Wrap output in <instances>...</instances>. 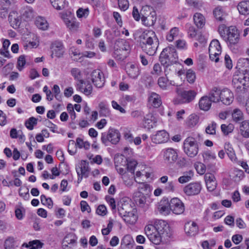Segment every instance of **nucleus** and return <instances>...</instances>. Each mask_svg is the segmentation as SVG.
<instances>
[{"mask_svg":"<svg viewBox=\"0 0 249 249\" xmlns=\"http://www.w3.org/2000/svg\"><path fill=\"white\" fill-rule=\"evenodd\" d=\"M35 24L39 29L42 30L47 29L49 26V24L47 20L41 17L36 18Z\"/></svg>","mask_w":249,"mask_h":249,"instance_id":"obj_38","label":"nucleus"},{"mask_svg":"<svg viewBox=\"0 0 249 249\" xmlns=\"http://www.w3.org/2000/svg\"><path fill=\"white\" fill-rule=\"evenodd\" d=\"M218 32L231 49L239 41L240 34L235 26H231L226 28L224 25L220 26L218 28Z\"/></svg>","mask_w":249,"mask_h":249,"instance_id":"obj_2","label":"nucleus"},{"mask_svg":"<svg viewBox=\"0 0 249 249\" xmlns=\"http://www.w3.org/2000/svg\"><path fill=\"white\" fill-rule=\"evenodd\" d=\"M221 96V90L217 88H213L209 93V98L214 103H217L220 101Z\"/></svg>","mask_w":249,"mask_h":249,"instance_id":"obj_31","label":"nucleus"},{"mask_svg":"<svg viewBox=\"0 0 249 249\" xmlns=\"http://www.w3.org/2000/svg\"><path fill=\"white\" fill-rule=\"evenodd\" d=\"M156 121L151 113L147 114L143 119V125L145 128L150 129L156 126Z\"/></svg>","mask_w":249,"mask_h":249,"instance_id":"obj_26","label":"nucleus"},{"mask_svg":"<svg viewBox=\"0 0 249 249\" xmlns=\"http://www.w3.org/2000/svg\"><path fill=\"white\" fill-rule=\"evenodd\" d=\"M67 108L71 120H74L76 118V113L74 110L73 105L71 104H69L67 107Z\"/></svg>","mask_w":249,"mask_h":249,"instance_id":"obj_64","label":"nucleus"},{"mask_svg":"<svg viewBox=\"0 0 249 249\" xmlns=\"http://www.w3.org/2000/svg\"><path fill=\"white\" fill-rule=\"evenodd\" d=\"M41 202L43 205H47L49 208H52L53 206V202L50 197L47 198L44 195L40 196Z\"/></svg>","mask_w":249,"mask_h":249,"instance_id":"obj_55","label":"nucleus"},{"mask_svg":"<svg viewBox=\"0 0 249 249\" xmlns=\"http://www.w3.org/2000/svg\"><path fill=\"white\" fill-rule=\"evenodd\" d=\"M178 33L179 29L178 28L174 27L172 28L166 36V39L169 42H172L175 37L178 36Z\"/></svg>","mask_w":249,"mask_h":249,"instance_id":"obj_44","label":"nucleus"},{"mask_svg":"<svg viewBox=\"0 0 249 249\" xmlns=\"http://www.w3.org/2000/svg\"><path fill=\"white\" fill-rule=\"evenodd\" d=\"M163 160L167 164L175 163L178 158L177 150L173 148H168L162 150Z\"/></svg>","mask_w":249,"mask_h":249,"instance_id":"obj_11","label":"nucleus"},{"mask_svg":"<svg viewBox=\"0 0 249 249\" xmlns=\"http://www.w3.org/2000/svg\"><path fill=\"white\" fill-rule=\"evenodd\" d=\"M184 153L189 157L194 158L198 153L199 146L196 140L192 137H187L183 142Z\"/></svg>","mask_w":249,"mask_h":249,"instance_id":"obj_6","label":"nucleus"},{"mask_svg":"<svg viewBox=\"0 0 249 249\" xmlns=\"http://www.w3.org/2000/svg\"><path fill=\"white\" fill-rule=\"evenodd\" d=\"M135 180L136 182L140 184V185L138 188V190H139V192L142 193V192H147V191H150V187L149 185L141 182L140 179H135Z\"/></svg>","mask_w":249,"mask_h":249,"instance_id":"obj_53","label":"nucleus"},{"mask_svg":"<svg viewBox=\"0 0 249 249\" xmlns=\"http://www.w3.org/2000/svg\"><path fill=\"white\" fill-rule=\"evenodd\" d=\"M194 172L190 170L183 173L182 176L178 178V181L180 184L187 183L192 180L194 177Z\"/></svg>","mask_w":249,"mask_h":249,"instance_id":"obj_30","label":"nucleus"},{"mask_svg":"<svg viewBox=\"0 0 249 249\" xmlns=\"http://www.w3.org/2000/svg\"><path fill=\"white\" fill-rule=\"evenodd\" d=\"M149 102L156 108L160 107L162 103L160 96L155 92L151 93L149 97Z\"/></svg>","mask_w":249,"mask_h":249,"instance_id":"obj_28","label":"nucleus"},{"mask_svg":"<svg viewBox=\"0 0 249 249\" xmlns=\"http://www.w3.org/2000/svg\"><path fill=\"white\" fill-rule=\"evenodd\" d=\"M98 106L100 109L99 114L101 116L107 117L109 116L110 114V110L106 103L100 102Z\"/></svg>","mask_w":249,"mask_h":249,"instance_id":"obj_37","label":"nucleus"},{"mask_svg":"<svg viewBox=\"0 0 249 249\" xmlns=\"http://www.w3.org/2000/svg\"><path fill=\"white\" fill-rule=\"evenodd\" d=\"M212 101L207 96L202 97L199 101V107L201 110L204 111L209 110L211 107Z\"/></svg>","mask_w":249,"mask_h":249,"instance_id":"obj_24","label":"nucleus"},{"mask_svg":"<svg viewBox=\"0 0 249 249\" xmlns=\"http://www.w3.org/2000/svg\"><path fill=\"white\" fill-rule=\"evenodd\" d=\"M130 204L126 201L121 202V205H119L118 208V213L120 216H123L129 210H131Z\"/></svg>","mask_w":249,"mask_h":249,"instance_id":"obj_36","label":"nucleus"},{"mask_svg":"<svg viewBox=\"0 0 249 249\" xmlns=\"http://www.w3.org/2000/svg\"><path fill=\"white\" fill-rule=\"evenodd\" d=\"M199 116L195 114L190 115L188 119L187 124L190 127L196 125L199 121Z\"/></svg>","mask_w":249,"mask_h":249,"instance_id":"obj_46","label":"nucleus"},{"mask_svg":"<svg viewBox=\"0 0 249 249\" xmlns=\"http://www.w3.org/2000/svg\"><path fill=\"white\" fill-rule=\"evenodd\" d=\"M180 97L184 100L185 103H190L193 101L197 92L194 90H184L179 93Z\"/></svg>","mask_w":249,"mask_h":249,"instance_id":"obj_20","label":"nucleus"},{"mask_svg":"<svg viewBox=\"0 0 249 249\" xmlns=\"http://www.w3.org/2000/svg\"><path fill=\"white\" fill-rule=\"evenodd\" d=\"M184 230L188 236H193L197 234L199 228L195 222L189 221L185 224Z\"/></svg>","mask_w":249,"mask_h":249,"instance_id":"obj_15","label":"nucleus"},{"mask_svg":"<svg viewBox=\"0 0 249 249\" xmlns=\"http://www.w3.org/2000/svg\"><path fill=\"white\" fill-rule=\"evenodd\" d=\"M114 57L118 60H124L129 53L130 46L129 42L124 39L118 38L114 43Z\"/></svg>","mask_w":249,"mask_h":249,"instance_id":"obj_4","label":"nucleus"},{"mask_svg":"<svg viewBox=\"0 0 249 249\" xmlns=\"http://www.w3.org/2000/svg\"><path fill=\"white\" fill-rule=\"evenodd\" d=\"M204 179L208 190L210 192L214 190L217 186L214 176L211 173H207L204 176Z\"/></svg>","mask_w":249,"mask_h":249,"instance_id":"obj_17","label":"nucleus"},{"mask_svg":"<svg viewBox=\"0 0 249 249\" xmlns=\"http://www.w3.org/2000/svg\"><path fill=\"white\" fill-rule=\"evenodd\" d=\"M233 128L234 126L231 124H229V125L222 124L221 125V130L225 135H228L231 133L233 131Z\"/></svg>","mask_w":249,"mask_h":249,"instance_id":"obj_56","label":"nucleus"},{"mask_svg":"<svg viewBox=\"0 0 249 249\" xmlns=\"http://www.w3.org/2000/svg\"><path fill=\"white\" fill-rule=\"evenodd\" d=\"M106 199L109 206L111 207V209L113 211V213H114L116 212V204H115V199L110 196H107L106 197Z\"/></svg>","mask_w":249,"mask_h":249,"instance_id":"obj_61","label":"nucleus"},{"mask_svg":"<svg viewBox=\"0 0 249 249\" xmlns=\"http://www.w3.org/2000/svg\"><path fill=\"white\" fill-rule=\"evenodd\" d=\"M213 14L215 18L219 21H222L223 19V9L221 6H217L213 11Z\"/></svg>","mask_w":249,"mask_h":249,"instance_id":"obj_49","label":"nucleus"},{"mask_svg":"<svg viewBox=\"0 0 249 249\" xmlns=\"http://www.w3.org/2000/svg\"><path fill=\"white\" fill-rule=\"evenodd\" d=\"M139 38L142 50L150 56L155 55L159 45V41L155 33L152 30L145 31Z\"/></svg>","mask_w":249,"mask_h":249,"instance_id":"obj_1","label":"nucleus"},{"mask_svg":"<svg viewBox=\"0 0 249 249\" xmlns=\"http://www.w3.org/2000/svg\"><path fill=\"white\" fill-rule=\"evenodd\" d=\"M233 120L235 122H239L243 120L244 115L242 112L239 109L236 108L233 110L232 113Z\"/></svg>","mask_w":249,"mask_h":249,"instance_id":"obj_43","label":"nucleus"},{"mask_svg":"<svg viewBox=\"0 0 249 249\" xmlns=\"http://www.w3.org/2000/svg\"><path fill=\"white\" fill-rule=\"evenodd\" d=\"M126 72L128 75L132 79H136L140 74L139 68L134 64H131L127 68Z\"/></svg>","mask_w":249,"mask_h":249,"instance_id":"obj_29","label":"nucleus"},{"mask_svg":"<svg viewBox=\"0 0 249 249\" xmlns=\"http://www.w3.org/2000/svg\"><path fill=\"white\" fill-rule=\"evenodd\" d=\"M170 227L168 224L164 221L159 220L158 222L157 231L148 238L154 244L159 245L162 238L170 237Z\"/></svg>","mask_w":249,"mask_h":249,"instance_id":"obj_3","label":"nucleus"},{"mask_svg":"<svg viewBox=\"0 0 249 249\" xmlns=\"http://www.w3.org/2000/svg\"><path fill=\"white\" fill-rule=\"evenodd\" d=\"M169 138L168 133L165 130H160L153 135L152 137V141L156 143H161L168 141Z\"/></svg>","mask_w":249,"mask_h":249,"instance_id":"obj_16","label":"nucleus"},{"mask_svg":"<svg viewBox=\"0 0 249 249\" xmlns=\"http://www.w3.org/2000/svg\"><path fill=\"white\" fill-rule=\"evenodd\" d=\"M135 201L137 205L142 208L146 202V197L142 193L138 192L135 194Z\"/></svg>","mask_w":249,"mask_h":249,"instance_id":"obj_35","label":"nucleus"},{"mask_svg":"<svg viewBox=\"0 0 249 249\" xmlns=\"http://www.w3.org/2000/svg\"><path fill=\"white\" fill-rule=\"evenodd\" d=\"M76 14L77 17L79 18H86L89 14V10L88 8H80L77 11Z\"/></svg>","mask_w":249,"mask_h":249,"instance_id":"obj_58","label":"nucleus"},{"mask_svg":"<svg viewBox=\"0 0 249 249\" xmlns=\"http://www.w3.org/2000/svg\"><path fill=\"white\" fill-rule=\"evenodd\" d=\"M63 19L67 27L71 32H76L79 27V22L76 21V18L71 15H65L63 16Z\"/></svg>","mask_w":249,"mask_h":249,"instance_id":"obj_14","label":"nucleus"},{"mask_svg":"<svg viewBox=\"0 0 249 249\" xmlns=\"http://www.w3.org/2000/svg\"><path fill=\"white\" fill-rule=\"evenodd\" d=\"M75 143L73 140H70L69 142L68 145V152L71 155H74L76 152Z\"/></svg>","mask_w":249,"mask_h":249,"instance_id":"obj_59","label":"nucleus"},{"mask_svg":"<svg viewBox=\"0 0 249 249\" xmlns=\"http://www.w3.org/2000/svg\"><path fill=\"white\" fill-rule=\"evenodd\" d=\"M158 209L160 213L164 215H168L171 211L170 209V201L167 198H163L159 203Z\"/></svg>","mask_w":249,"mask_h":249,"instance_id":"obj_18","label":"nucleus"},{"mask_svg":"<svg viewBox=\"0 0 249 249\" xmlns=\"http://www.w3.org/2000/svg\"><path fill=\"white\" fill-rule=\"evenodd\" d=\"M158 230V223L156 226L152 224H149L145 226L144 229L145 233L146 234L147 237L150 236L153 234L155 233V232L157 231Z\"/></svg>","mask_w":249,"mask_h":249,"instance_id":"obj_47","label":"nucleus"},{"mask_svg":"<svg viewBox=\"0 0 249 249\" xmlns=\"http://www.w3.org/2000/svg\"><path fill=\"white\" fill-rule=\"evenodd\" d=\"M202 190V185L199 182H193L189 183L183 188V193L187 196H194L198 195Z\"/></svg>","mask_w":249,"mask_h":249,"instance_id":"obj_10","label":"nucleus"},{"mask_svg":"<svg viewBox=\"0 0 249 249\" xmlns=\"http://www.w3.org/2000/svg\"><path fill=\"white\" fill-rule=\"evenodd\" d=\"M18 66L17 68L19 71H22L23 69L26 60L25 56L24 55H21L19 56L18 59Z\"/></svg>","mask_w":249,"mask_h":249,"instance_id":"obj_60","label":"nucleus"},{"mask_svg":"<svg viewBox=\"0 0 249 249\" xmlns=\"http://www.w3.org/2000/svg\"><path fill=\"white\" fill-rule=\"evenodd\" d=\"M156 12H153L151 15L146 17L144 18H142V22L143 24L150 26L153 25L156 21Z\"/></svg>","mask_w":249,"mask_h":249,"instance_id":"obj_39","label":"nucleus"},{"mask_svg":"<svg viewBox=\"0 0 249 249\" xmlns=\"http://www.w3.org/2000/svg\"><path fill=\"white\" fill-rule=\"evenodd\" d=\"M233 95L231 91L228 89H224L221 90V101L224 104L229 105L232 103Z\"/></svg>","mask_w":249,"mask_h":249,"instance_id":"obj_19","label":"nucleus"},{"mask_svg":"<svg viewBox=\"0 0 249 249\" xmlns=\"http://www.w3.org/2000/svg\"><path fill=\"white\" fill-rule=\"evenodd\" d=\"M37 119L34 117H30L26 121L25 125L29 130H32L34 126L37 124Z\"/></svg>","mask_w":249,"mask_h":249,"instance_id":"obj_52","label":"nucleus"},{"mask_svg":"<svg viewBox=\"0 0 249 249\" xmlns=\"http://www.w3.org/2000/svg\"><path fill=\"white\" fill-rule=\"evenodd\" d=\"M170 209L175 214H181L185 210L184 203L178 197L170 200Z\"/></svg>","mask_w":249,"mask_h":249,"instance_id":"obj_13","label":"nucleus"},{"mask_svg":"<svg viewBox=\"0 0 249 249\" xmlns=\"http://www.w3.org/2000/svg\"><path fill=\"white\" fill-rule=\"evenodd\" d=\"M43 245V243L39 240H35L30 241L28 245H26V247H31L32 249H41Z\"/></svg>","mask_w":249,"mask_h":249,"instance_id":"obj_54","label":"nucleus"},{"mask_svg":"<svg viewBox=\"0 0 249 249\" xmlns=\"http://www.w3.org/2000/svg\"><path fill=\"white\" fill-rule=\"evenodd\" d=\"M194 21L198 28H202L205 25V18L200 13H196L194 15Z\"/></svg>","mask_w":249,"mask_h":249,"instance_id":"obj_34","label":"nucleus"},{"mask_svg":"<svg viewBox=\"0 0 249 249\" xmlns=\"http://www.w3.org/2000/svg\"><path fill=\"white\" fill-rule=\"evenodd\" d=\"M77 175H82L84 177L87 178L89 176V163L85 160H82L80 165L76 167Z\"/></svg>","mask_w":249,"mask_h":249,"instance_id":"obj_23","label":"nucleus"},{"mask_svg":"<svg viewBox=\"0 0 249 249\" xmlns=\"http://www.w3.org/2000/svg\"><path fill=\"white\" fill-rule=\"evenodd\" d=\"M237 66L239 67L242 74H246L248 75V72L249 71V58H240L237 63Z\"/></svg>","mask_w":249,"mask_h":249,"instance_id":"obj_27","label":"nucleus"},{"mask_svg":"<svg viewBox=\"0 0 249 249\" xmlns=\"http://www.w3.org/2000/svg\"><path fill=\"white\" fill-rule=\"evenodd\" d=\"M137 164V162L135 160H130L127 164V170L132 174H134L135 168Z\"/></svg>","mask_w":249,"mask_h":249,"instance_id":"obj_62","label":"nucleus"},{"mask_svg":"<svg viewBox=\"0 0 249 249\" xmlns=\"http://www.w3.org/2000/svg\"><path fill=\"white\" fill-rule=\"evenodd\" d=\"M169 80L167 77H160L158 80L159 87L163 90L167 89Z\"/></svg>","mask_w":249,"mask_h":249,"instance_id":"obj_48","label":"nucleus"},{"mask_svg":"<svg viewBox=\"0 0 249 249\" xmlns=\"http://www.w3.org/2000/svg\"><path fill=\"white\" fill-rule=\"evenodd\" d=\"M77 89L86 95H90L92 90L91 84L84 81L82 84L81 83L77 84Z\"/></svg>","mask_w":249,"mask_h":249,"instance_id":"obj_22","label":"nucleus"},{"mask_svg":"<svg viewBox=\"0 0 249 249\" xmlns=\"http://www.w3.org/2000/svg\"><path fill=\"white\" fill-rule=\"evenodd\" d=\"M71 74L74 78L75 80H77L78 83H83L84 80L82 79V73L80 70L76 68H72L71 71Z\"/></svg>","mask_w":249,"mask_h":249,"instance_id":"obj_42","label":"nucleus"},{"mask_svg":"<svg viewBox=\"0 0 249 249\" xmlns=\"http://www.w3.org/2000/svg\"><path fill=\"white\" fill-rule=\"evenodd\" d=\"M203 157L204 162L207 163L214 160L216 158V156L214 153L211 151H207L203 154Z\"/></svg>","mask_w":249,"mask_h":249,"instance_id":"obj_50","label":"nucleus"},{"mask_svg":"<svg viewBox=\"0 0 249 249\" xmlns=\"http://www.w3.org/2000/svg\"><path fill=\"white\" fill-rule=\"evenodd\" d=\"M90 76L92 83L97 88H101L104 86L105 79L102 71L95 70L91 72Z\"/></svg>","mask_w":249,"mask_h":249,"instance_id":"obj_12","label":"nucleus"},{"mask_svg":"<svg viewBox=\"0 0 249 249\" xmlns=\"http://www.w3.org/2000/svg\"><path fill=\"white\" fill-rule=\"evenodd\" d=\"M155 12L153 8L150 6L145 5L142 7L141 11V18H144L146 17L151 15L153 12Z\"/></svg>","mask_w":249,"mask_h":249,"instance_id":"obj_45","label":"nucleus"},{"mask_svg":"<svg viewBox=\"0 0 249 249\" xmlns=\"http://www.w3.org/2000/svg\"><path fill=\"white\" fill-rule=\"evenodd\" d=\"M159 60L162 65L174 64L178 62V56L174 47L169 46L163 49Z\"/></svg>","mask_w":249,"mask_h":249,"instance_id":"obj_5","label":"nucleus"},{"mask_svg":"<svg viewBox=\"0 0 249 249\" xmlns=\"http://www.w3.org/2000/svg\"><path fill=\"white\" fill-rule=\"evenodd\" d=\"M209 53L210 58L212 61L218 62V56L221 53V47L217 40L214 39L211 41L209 47Z\"/></svg>","mask_w":249,"mask_h":249,"instance_id":"obj_9","label":"nucleus"},{"mask_svg":"<svg viewBox=\"0 0 249 249\" xmlns=\"http://www.w3.org/2000/svg\"><path fill=\"white\" fill-rule=\"evenodd\" d=\"M225 149L227 152L228 157L232 161H236V157L234 151L231 145L229 143H226L225 145Z\"/></svg>","mask_w":249,"mask_h":249,"instance_id":"obj_40","label":"nucleus"},{"mask_svg":"<svg viewBox=\"0 0 249 249\" xmlns=\"http://www.w3.org/2000/svg\"><path fill=\"white\" fill-rule=\"evenodd\" d=\"M239 131L243 137L249 138V120H246L241 122L239 126Z\"/></svg>","mask_w":249,"mask_h":249,"instance_id":"obj_25","label":"nucleus"},{"mask_svg":"<svg viewBox=\"0 0 249 249\" xmlns=\"http://www.w3.org/2000/svg\"><path fill=\"white\" fill-rule=\"evenodd\" d=\"M52 53L51 57L53 58V55H54L57 57H61L63 56L64 51V47L62 43L55 42L52 45Z\"/></svg>","mask_w":249,"mask_h":249,"instance_id":"obj_21","label":"nucleus"},{"mask_svg":"<svg viewBox=\"0 0 249 249\" xmlns=\"http://www.w3.org/2000/svg\"><path fill=\"white\" fill-rule=\"evenodd\" d=\"M232 83L237 92H245V89L249 87V77L246 74L234 75Z\"/></svg>","mask_w":249,"mask_h":249,"instance_id":"obj_8","label":"nucleus"},{"mask_svg":"<svg viewBox=\"0 0 249 249\" xmlns=\"http://www.w3.org/2000/svg\"><path fill=\"white\" fill-rule=\"evenodd\" d=\"M4 246L5 249H16L18 245L14 237L9 236L5 240Z\"/></svg>","mask_w":249,"mask_h":249,"instance_id":"obj_33","label":"nucleus"},{"mask_svg":"<svg viewBox=\"0 0 249 249\" xmlns=\"http://www.w3.org/2000/svg\"><path fill=\"white\" fill-rule=\"evenodd\" d=\"M162 72V69L159 63L155 64L153 66V69L151 73L152 74L160 75Z\"/></svg>","mask_w":249,"mask_h":249,"instance_id":"obj_63","label":"nucleus"},{"mask_svg":"<svg viewBox=\"0 0 249 249\" xmlns=\"http://www.w3.org/2000/svg\"><path fill=\"white\" fill-rule=\"evenodd\" d=\"M52 6L57 10H61L66 6L65 0H50Z\"/></svg>","mask_w":249,"mask_h":249,"instance_id":"obj_41","label":"nucleus"},{"mask_svg":"<svg viewBox=\"0 0 249 249\" xmlns=\"http://www.w3.org/2000/svg\"><path fill=\"white\" fill-rule=\"evenodd\" d=\"M216 127V124L213 122L211 124H209L206 128L205 131L206 133L210 135L215 134L216 131L215 128Z\"/></svg>","mask_w":249,"mask_h":249,"instance_id":"obj_57","label":"nucleus"},{"mask_svg":"<svg viewBox=\"0 0 249 249\" xmlns=\"http://www.w3.org/2000/svg\"><path fill=\"white\" fill-rule=\"evenodd\" d=\"M120 133L118 130L110 128L107 132L101 134V140L102 143L106 145H108L109 142L116 144L120 141Z\"/></svg>","mask_w":249,"mask_h":249,"instance_id":"obj_7","label":"nucleus"},{"mask_svg":"<svg viewBox=\"0 0 249 249\" xmlns=\"http://www.w3.org/2000/svg\"><path fill=\"white\" fill-rule=\"evenodd\" d=\"M123 218L124 220L126 222L130 224H133L135 223L137 220L136 215L130 210L127 211L124 215L120 216Z\"/></svg>","mask_w":249,"mask_h":249,"instance_id":"obj_32","label":"nucleus"},{"mask_svg":"<svg viewBox=\"0 0 249 249\" xmlns=\"http://www.w3.org/2000/svg\"><path fill=\"white\" fill-rule=\"evenodd\" d=\"M186 78L187 81L190 84H193L196 79V76L195 71L191 69L187 70L186 72Z\"/></svg>","mask_w":249,"mask_h":249,"instance_id":"obj_51","label":"nucleus"}]
</instances>
